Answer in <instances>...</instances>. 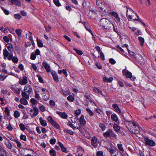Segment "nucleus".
<instances>
[{
	"mask_svg": "<svg viewBox=\"0 0 156 156\" xmlns=\"http://www.w3.org/2000/svg\"><path fill=\"white\" fill-rule=\"evenodd\" d=\"M125 121L124 124L132 134H139L140 132V126L137 122L135 121H132L128 119L124 118Z\"/></svg>",
	"mask_w": 156,
	"mask_h": 156,
	"instance_id": "obj_1",
	"label": "nucleus"
},
{
	"mask_svg": "<svg viewBox=\"0 0 156 156\" xmlns=\"http://www.w3.org/2000/svg\"><path fill=\"white\" fill-rule=\"evenodd\" d=\"M99 25L104 29L108 30H112L113 26V24L109 19L104 18L101 19Z\"/></svg>",
	"mask_w": 156,
	"mask_h": 156,
	"instance_id": "obj_2",
	"label": "nucleus"
},
{
	"mask_svg": "<svg viewBox=\"0 0 156 156\" xmlns=\"http://www.w3.org/2000/svg\"><path fill=\"white\" fill-rule=\"evenodd\" d=\"M31 87L29 84H27L24 89V91L22 93V95L26 99H29V95L32 91Z\"/></svg>",
	"mask_w": 156,
	"mask_h": 156,
	"instance_id": "obj_3",
	"label": "nucleus"
},
{
	"mask_svg": "<svg viewBox=\"0 0 156 156\" xmlns=\"http://www.w3.org/2000/svg\"><path fill=\"white\" fill-rule=\"evenodd\" d=\"M100 10L103 14V15L105 16L110 15L111 10L109 5L108 4H106Z\"/></svg>",
	"mask_w": 156,
	"mask_h": 156,
	"instance_id": "obj_4",
	"label": "nucleus"
},
{
	"mask_svg": "<svg viewBox=\"0 0 156 156\" xmlns=\"http://www.w3.org/2000/svg\"><path fill=\"white\" fill-rule=\"evenodd\" d=\"M103 136L105 137H112L114 138H117V135L111 129H108L107 131L103 133Z\"/></svg>",
	"mask_w": 156,
	"mask_h": 156,
	"instance_id": "obj_5",
	"label": "nucleus"
},
{
	"mask_svg": "<svg viewBox=\"0 0 156 156\" xmlns=\"http://www.w3.org/2000/svg\"><path fill=\"white\" fill-rule=\"evenodd\" d=\"M75 119H76L77 121L79 120V119L77 117H76L75 118ZM78 121L76 122V121H75L74 122V123H76V124H78V125L81 126H83L85 125L86 121L84 119V116L83 115H82L80 117L79 119L80 123Z\"/></svg>",
	"mask_w": 156,
	"mask_h": 156,
	"instance_id": "obj_6",
	"label": "nucleus"
},
{
	"mask_svg": "<svg viewBox=\"0 0 156 156\" xmlns=\"http://www.w3.org/2000/svg\"><path fill=\"white\" fill-rule=\"evenodd\" d=\"M47 119L49 122L54 126L55 128L58 129H60V126L55 121H54L51 116H48Z\"/></svg>",
	"mask_w": 156,
	"mask_h": 156,
	"instance_id": "obj_7",
	"label": "nucleus"
},
{
	"mask_svg": "<svg viewBox=\"0 0 156 156\" xmlns=\"http://www.w3.org/2000/svg\"><path fill=\"white\" fill-rule=\"evenodd\" d=\"M144 144L146 145L154 146L156 144L154 141L149 139L148 137L144 138Z\"/></svg>",
	"mask_w": 156,
	"mask_h": 156,
	"instance_id": "obj_8",
	"label": "nucleus"
},
{
	"mask_svg": "<svg viewBox=\"0 0 156 156\" xmlns=\"http://www.w3.org/2000/svg\"><path fill=\"white\" fill-rule=\"evenodd\" d=\"M106 3L103 0H97L96 4L98 9L100 10L102 7L106 5Z\"/></svg>",
	"mask_w": 156,
	"mask_h": 156,
	"instance_id": "obj_9",
	"label": "nucleus"
},
{
	"mask_svg": "<svg viewBox=\"0 0 156 156\" xmlns=\"http://www.w3.org/2000/svg\"><path fill=\"white\" fill-rule=\"evenodd\" d=\"M106 148L110 153L111 156H112V154L115 153V152L117 151L118 153L119 152V151L117 148L113 147H107Z\"/></svg>",
	"mask_w": 156,
	"mask_h": 156,
	"instance_id": "obj_10",
	"label": "nucleus"
},
{
	"mask_svg": "<svg viewBox=\"0 0 156 156\" xmlns=\"http://www.w3.org/2000/svg\"><path fill=\"white\" fill-rule=\"evenodd\" d=\"M98 138L95 136H94L91 140V144L95 148L97 147L98 144L97 143Z\"/></svg>",
	"mask_w": 156,
	"mask_h": 156,
	"instance_id": "obj_11",
	"label": "nucleus"
},
{
	"mask_svg": "<svg viewBox=\"0 0 156 156\" xmlns=\"http://www.w3.org/2000/svg\"><path fill=\"white\" fill-rule=\"evenodd\" d=\"M23 79H20L19 81V83L22 85L26 84L28 83L27 77L25 75H23Z\"/></svg>",
	"mask_w": 156,
	"mask_h": 156,
	"instance_id": "obj_12",
	"label": "nucleus"
},
{
	"mask_svg": "<svg viewBox=\"0 0 156 156\" xmlns=\"http://www.w3.org/2000/svg\"><path fill=\"white\" fill-rule=\"evenodd\" d=\"M110 15L114 17L116 22H120V18L119 17L118 14L116 12L114 11H111Z\"/></svg>",
	"mask_w": 156,
	"mask_h": 156,
	"instance_id": "obj_13",
	"label": "nucleus"
},
{
	"mask_svg": "<svg viewBox=\"0 0 156 156\" xmlns=\"http://www.w3.org/2000/svg\"><path fill=\"white\" fill-rule=\"evenodd\" d=\"M56 113L62 119H67L68 117V115L65 112L56 111Z\"/></svg>",
	"mask_w": 156,
	"mask_h": 156,
	"instance_id": "obj_14",
	"label": "nucleus"
},
{
	"mask_svg": "<svg viewBox=\"0 0 156 156\" xmlns=\"http://www.w3.org/2000/svg\"><path fill=\"white\" fill-rule=\"evenodd\" d=\"M51 75L54 80L57 83H58L59 81V80L58 76L56 72L53 70H52L51 71Z\"/></svg>",
	"mask_w": 156,
	"mask_h": 156,
	"instance_id": "obj_15",
	"label": "nucleus"
},
{
	"mask_svg": "<svg viewBox=\"0 0 156 156\" xmlns=\"http://www.w3.org/2000/svg\"><path fill=\"white\" fill-rule=\"evenodd\" d=\"M42 65L47 72L49 73L51 72L50 67L46 62L43 61L42 62Z\"/></svg>",
	"mask_w": 156,
	"mask_h": 156,
	"instance_id": "obj_16",
	"label": "nucleus"
},
{
	"mask_svg": "<svg viewBox=\"0 0 156 156\" xmlns=\"http://www.w3.org/2000/svg\"><path fill=\"white\" fill-rule=\"evenodd\" d=\"M112 107L113 108L114 110L118 114L121 113V111L119 108L118 105L116 104H113L112 105Z\"/></svg>",
	"mask_w": 156,
	"mask_h": 156,
	"instance_id": "obj_17",
	"label": "nucleus"
},
{
	"mask_svg": "<svg viewBox=\"0 0 156 156\" xmlns=\"http://www.w3.org/2000/svg\"><path fill=\"white\" fill-rule=\"evenodd\" d=\"M0 156H7L6 151L0 144Z\"/></svg>",
	"mask_w": 156,
	"mask_h": 156,
	"instance_id": "obj_18",
	"label": "nucleus"
},
{
	"mask_svg": "<svg viewBox=\"0 0 156 156\" xmlns=\"http://www.w3.org/2000/svg\"><path fill=\"white\" fill-rule=\"evenodd\" d=\"M7 142H5L4 144L6 147L9 149H11L12 148V145L11 144L10 141L8 139H6Z\"/></svg>",
	"mask_w": 156,
	"mask_h": 156,
	"instance_id": "obj_19",
	"label": "nucleus"
},
{
	"mask_svg": "<svg viewBox=\"0 0 156 156\" xmlns=\"http://www.w3.org/2000/svg\"><path fill=\"white\" fill-rule=\"evenodd\" d=\"M58 144L61 148V150L63 152L66 153L68 152L67 151V148L65 147L63 144L61 142H58Z\"/></svg>",
	"mask_w": 156,
	"mask_h": 156,
	"instance_id": "obj_20",
	"label": "nucleus"
},
{
	"mask_svg": "<svg viewBox=\"0 0 156 156\" xmlns=\"http://www.w3.org/2000/svg\"><path fill=\"white\" fill-rule=\"evenodd\" d=\"M113 78L112 77H110L109 78L106 76L103 78V80L105 82L111 83L113 80Z\"/></svg>",
	"mask_w": 156,
	"mask_h": 156,
	"instance_id": "obj_21",
	"label": "nucleus"
},
{
	"mask_svg": "<svg viewBox=\"0 0 156 156\" xmlns=\"http://www.w3.org/2000/svg\"><path fill=\"white\" fill-rule=\"evenodd\" d=\"M6 46L8 50L10 52H13L14 48L12 45L10 43H8L6 44Z\"/></svg>",
	"mask_w": 156,
	"mask_h": 156,
	"instance_id": "obj_22",
	"label": "nucleus"
},
{
	"mask_svg": "<svg viewBox=\"0 0 156 156\" xmlns=\"http://www.w3.org/2000/svg\"><path fill=\"white\" fill-rule=\"evenodd\" d=\"M113 128L114 130L117 132H119L120 130V127L116 123H114L113 125Z\"/></svg>",
	"mask_w": 156,
	"mask_h": 156,
	"instance_id": "obj_23",
	"label": "nucleus"
},
{
	"mask_svg": "<svg viewBox=\"0 0 156 156\" xmlns=\"http://www.w3.org/2000/svg\"><path fill=\"white\" fill-rule=\"evenodd\" d=\"M41 124L43 126H47V123L45 120L43 119L42 118L40 117L39 119Z\"/></svg>",
	"mask_w": 156,
	"mask_h": 156,
	"instance_id": "obj_24",
	"label": "nucleus"
},
{
	"mask_svg": "<svg viewBox=\"0 0 156 156\" xmlns=\"http://www.w3.org/2000/svg\"><path fill=\"white\" fill-rule=\"evenodd\" d=\"M33 110L34 111V112L32 114V115H33L34 117H35L38 115L39 112V110L37 108L36 106L34 107Z\"/></svg>",
	"mask_w": 156,
	"mask_h": 156,
	"instance_id": "obj_25",
	"label": "nucleus"
},
{
	"mask_svg": "<svg viewBox=\"0 0 156 156\" xmlns=\"http://www.w3.org/2000/svg\"><path fill=\"white\" fill-rule=\"evenodd\" d=\"M111 118L112 120L115 122H117L118 121L117 115L115 113H113L112 114Z\"/></svg>",
	"mask_w": 156,
	"mask_h": 156,
	"instance_id": "obj_26",
	"label": "nucleus"
},
{
	"mask_svg": "<svg viewBox=\"0 0 156 156\" xmlns=\"http://www.w3.org/2000/svg\"><path fill=\"white\" fill-rule=\"evenodd\" d=\"M136 16L137 18H134V17H132L133 18L132 19L133 20H137V21H138L140 22H141V24H143L144 27H145L146 25H145V23L144 22H143L142 21V20L141 19H139L138 15L136 13Z\"/></svg>",
	"mask_w": 156,
	"mask_h": 156,
	"instance_id": "obj_27",
	"label": "nucleus"
},
{
	"mask_svg": "<svg viewBox=\"0 0 156 156\" xmlns=\"http://www.w3.org/2000/svg\"><path fill=\"white\" fill-rule=\"evenodd\" d=\"M47 93H45V94L44 95L43 99L45 101H47L48 100L49 98V94L48 90H46Z\"/></svg>",
	"mask_w": 156,
	"mask_h": 156,
	"instance_id": "obj_28",
	"label": "nucleus"
},
{
	"mask_svg": "<svg viewBox=\"0 0 156 156\" xmlns=\"http://www.w3.org/2000/svg\"><path fill=\"white\" fill-rule=\"evenodd\" d=\"M27 99L25 98H22L20 100V102L24 105H27L28 104Z\"/></svg>",
	"mask_w": 156,
	"mask_h": 156,
	"instance_id": "obj_29",
	"label": "nucleus"
},
{
	"mask_svg": "<svg viewBox=\"0 0 156 156\" xmlns=\"http://www.w3.org/2000/svg\"><path fill=\"white\" fill-rule=\"evenodd\" d=\"M37 45L40 48L43 47V43L42 41L41 40L37 38Z\"/></svg>",
	"mask_w": 156,
	"mask_h": 156,
	"instance_id": "obj_30",
	"label": "nucleus"
},
{
	"mask_svg": "<svg viewBox=\"0 0 156 156\" xmlns=\"http://www.w3.org/2000/svg\"><path fill=\"white\" fill-rule=\"evenodd\" d=\"M93 90L95 92L98 93V94L102 95V91L99 89L98 88L96 87H94Z\"/></svg>",
	"mask_w": 156,
	"mask_h": 156,
	"instance_id": "obj_31",
	"label": "nucleus"
},
{
	"mask_svg": "<svg viewBox=\"0 0 156 156\" xmlns=\"http://www.w3.org/2000/svg\"><path fill=\"white\" fill-rule=\"evenodd\" d=\"M73 49L78 55H81L83 54V52L81 50L78 49L76 48H73Z\"/></svg>",
	"mask_w": 156,
	"mask_h": 156,
	"instance_id": "obj_32",
	"label": "nucleus"
},
{
	"mask_svg": "<svg viewBox=\"0 0 156 156\" xmlns=\"http://www.w3.org/2000/svg\"><path fill=\"white\" fill-rule=\"evenodd\" d=\"M138 39L140 43V45L143 46L144 45V39L143 37L140 36L138 37Z\"/></svg>",
	"mask_w": 156,
	"mask_h": 156,
	"instance_id": "obj_33",
	"label": "nucleus"
},
{
	"mask_svg": "<svg viewBox=\"0 0 156 156\" xmlns=\"http://www.w3.org/2000/svg\"><path fill=\"white\" fill-rule=\"evenodd\" d=\"M67 125L71 128H73L74 130L76 128V126H75L71 122L69 121L67 122Z\"/></svg>",
	"mask_w": 156,
	"mask_h": 156,
	"instance_id": "obj_34",
	"label": "nucleus"
},
{
	"mask_svg": "<svg viewBox=\"0 0 156 156\" xmlns=\"http://www.w3.org/2000/svg\"><path fill=\"white\" fill-rule=\"evenodd\" d=\"M99 127L101 128L102 131H104L106 128V126L104 123H101L99 124Z\"/></svg>",
	"mask_w": 156,
	"mask_h": 156,
	"instance_id": "obj_35",
	"label": "nucleus"
},
{
	"mask_svg": "<svg viewBox=\"0 0 156 156\" xmlns=\"http://www.w3.org/2000/svg\"><path fill=\"white\" fill-rule=\"evenodd\" d=\"M117 146L119 150L122 152L124 151V149L122 147V145L121 144H117Z\"/></svg>",
	"mask_w": 156,
	"mask_h": 156,
	"instance_id": "obj_36",
	"label": "nucleus"
},
{
	"mask_svg": "<svg viewBox=\"0 0 156 156\" xmlns=\"http://www.w3.org/2000/svg\"><path fill=\"white\" fill-rule=\"evenodd\" d=\"M19 126L20 129L22 131H24L26 129L24 125L22 123H20L19 124Z\"/></svg>",
	"mask_w": 156,
	"mask_h": 156,
	"instance_id": "obj_37",
	"label": "nucleus"
},
{
	"mask_svg": "<svg viewBox=\"0 0 156 156\" xmlns=\"http://www.w3.org/2000/svg\"><path fill=\"white\" fill-rule=\"evenodd\" d=\"M4 112L8 117L10 115V110L8 107L5 108Z\"/></svg>",
	"mask_w": 156,
	"mask_h": 156,
	"instance_id": "obj_38",
	"label": "nucleus"
},
{
	"mask_svg": "<svg viewBox=\"0 0 156 156\" xmlns=\"http://www.w3.org/2000/svg\"><path fill=\"white\" fill-rule=\"evenodd\" d=\"M15 32L19 37L21 36L22 32V31L21 29H17L15 30Z\"/></svg>",
	"mask_w": 156,
	"mask_h": 156,
	"instance_id": "obj_39",
	"label": "nucleus"
},
{
	"mask_svg": "<svg viewBox=\"0 0 156 156\" xmlns=\"http://www.w3.org/2000/svg\"><path fill=\"white\" fill-rule=\"evenodd\" d=\"M68 100L70 102L73 101L74 100V96L72 95H69L67 98Z\"/></svg>",
	"mask_w": 156,
	"mask_h": 156,
	"instance_id": "obj_40",
	"label": "nucleus"
},
{
	"mask_svg": "<svg viewBox=\"0 0 156 156\" xmlns=\"http://www.w3.org/2000/svg\"><path fill=\"white\" fill-rule=\"evenodd\" d=\"M125 74L126 76L129 78H130L132 76V73H131L129 71H127L125 73Z\"/></svg>",
	"mask_w": 156,
	"mask_h": 156,
	"instance_id": "obj_41",
	"label": "nucleus"
},
{
	"mask_svg": "<svg viewBox=\"0 0 156 156\" xmlns=\"http://www.w3.org/2000/svg\"><path fill=\"white\" fill-rule=\"evenodd\" d=\"M86 110L90 116H93L94 115V113L90 109L88 108H87Z\"/></svg>",
	"mask_w": 156,
	"mask_h": 156,
	"instance_id": "obj_42",
	"label": "nucleus"
},
{
	"mask_svg": "<svg viewBox=\"0 0 156 156\" xmlns=\"http://www.w3.org/2000/svg\"><path fill=\"white\" fill-rule=\"evenodd\" d=\"M49 153L51 156H56V152L53 149H51L50 150Z\"/></svg>",
	"mask_w": 156,
	"mask_h": 156,
	"instance_id": "obj_43",
	"label": "nucleus"
},
{
	"mask_svg": "<svg viewBox=\"0 0 156 156\" xmlns=\"http://www.w3.org/2000/svg\"><path fill=\"white\" fill-rule=\"evenodd\" d=\"M20 115V113L17 111H16L14 113V116L15 118H17Z\"/></svg>",
	"mask_w": 156,
	"mask_h": 156,
	"instance_id": "obj_44",
	"label": "nucleus"
},
{
	"mask_svg": "<svg viewBox=\"0 0 156 156\" xmlns=\"http://www.w3.org/2000/svg\"><path fill=\"white\" fill-rule=\"evenodd\" d=\"M53 2L56 6L58 7L61 6V4L59 2V0H53Z\"/></svg>",
	"mask_w": 156,
	"mask_h": 156,
	"instance_id": "obj_45",
	"label": "nucleus"
},
{
	"mask_svg": "<svg viewBox=\"0 0 156 156\" xmlns=\"http://www.w3.org/2000/svg\"><path fill=\"white\" fill-rule=\"evenodd\" d=\"M36 76L38 78V80L39 82L41 83H44V81L42 77L39 75L37 74Z\"/></svg>",
	"mask_w": 156,
	"mask_h": 156,
	"instance_id": "obj_46",
	"label": "nucleus"
},
{
	"mask_svg": "<svg viewBox=\"0 0 156 156\" xmlns=\"http://www.w3.org/2000/svg\"><path fill=\"white\" fill-rule=\"evenodd\" d=\"M81 126L78 125V126H76V128L78 129L80 133H84L83 130L81 128Z\"/></svg>",
	"mask_w": 156,
	"mask_h": 156,
	"instance_id": "obj_47",
	"label": "nucleus"
},
{
	"mask_svg": "<svg viewBox=\"0 0 156 156\" xmlns=\"http://www.w3.org/2000/svg\"><path fill=\"white\" fill-rule=\"evenodd\" d=\"M39 108L40 110L43 112L45 111L46 110L45 107L43 105H41L39 106Z\"/></svg>",
	"mask_w": 156,
	"mask_h": 156,
	"instance_id": "obj_48",
	"label": "nucleus"
},
{
	"mask_svg": "<svg viewBox=\"0 0 156 156\" xmlns=\"http://www.w3.org/2000/svg\"><path fill=\"white\" fill-rule=\"evenodd\" d=\"M20 138L21 140H23L24 141H27L26 136L25 135L21 134L20 136Z\"/></svg>",
	"mask_w": 156,
	"mask_h": 156,
	"instance_id": "obj_49",
	"label": "nucleus"
},
{
	"mask_svg": "<svg viewBox=\"0 0 156 156\" xmlns=\"http://www.w3.org/2000/svg\"><path fill=\"white\" fill-rule=\"evenodd\" d=\"M36 55L34 52L32 53L30 55V58L32 60H34L36 59Z\"/></svg>",
	"mask_w": 156,
	"mask_h": 156,
	"instance_id": "obj_50",
	"label": "nucleus"
},
{
	"mask_svg": "<svg viewBox=\"0 0 156 156\" xmlns=\"http://www.w3.org/2000/svg\"><path fill=\"white\" fill-rule=\"evenodd\" d=\"M81 111L80 109H79L75 111V114L76 117H78L80 114Z\"/></svg>",
	"mask_w": 156,
	"mask_h": 156,
	"instance_id": "obj_51",
	"label": "nucleus"
},
{
	"mask_svg": "<svg viewBox=\"0 0 156 156\" xmlns=\"http://www.w3.org/2000/svg\"><path fill=\"white\" fill-rule=\"evenodd\" d=\"M128 51L129 54L132 57H134L135 58V53L133 51H132L130 50H129L128 49Z\"/></svg>",
	"mask_w": 156,
	"mask_h": 156,
	"instance_id": "obj_52",
	"label": "nucleus"
},
{
	"mask_svg": "<svg viewBox=\"0 0 156 156\" xmlns=\"http://www.w3.org/2000/svg\"><path fill=\"white\" fill-rule=\"evenodd\" d=\"M2 9L4 13L6 15H8L9 14V11L5 9L4 7H2Z\"/></svg>",
	"mask_w": 156,
	"mask_h": 156,
	"instance_id": "obj_53",
	"label": "nucleus"
},
{
	"mask_svg": "<svg viewBox=\"0 0 156 156\" xmlns=\"http://www.w3.org/2000/svg\"><path fill=\"white\" fill-rule=\"evenodd\" d=\"M12 62L15 63H17L18 62V59L16 56H13L12 59Z\"/></svg>",
	"mask_w": 156,
	"mask_h": 156,
	"instance_id": "obj_54",
	"label": "nucleus"
},
{
	"mask_svg": "<svg viewBox=\"0 0 156 156\" xmlns=\"http://www.w3.org/2000/svg\"><path fill=\"white\" fill-rule=\"evenodd\" d=\"M3 55H5V56H6V55L8 56L9 53L7 50L6 49H5L3 51Z\"/></svg>",
	"mask_w": 156,
	"mask_h": 156,
	"instance_id": "obj_55",
	"label": "nucleus"
},
{
	"mask_svg": "<svg viewBox=\"0 0 156 156\" xmlns=\"http://www.w3.org/2000/svg\"><path fill=\"white\" fill-rule=\"evenodd\" d=\"M13 52H10L9 53V55L8 56V59L9 60H12V58L13 57Z\"/></svg>",
	"mask_w": 156,
	"mask_h": 156,
	"instance_id": "obj_56",
	"label": "nucleus"
},
{
	"mask_svg": "<svg viewBox=\"0 0 156 156\" xmlns=\"http://www.w3.org/2000/svg\"><path fill=\"white\" fill-rule=\"evenodd\" d=\"M14 17L16 19H17L18 20H20V19L21 16L19 14H16L14 15Z\"/></svg>",
	"mask_w": 156,
	"mask_h": 156,
	"instance_id": "obj_57",
	"label": "nucleus"
},
{
	"mask_svg": "<svg viewBox=\"0 0 156 156\" xmlns=\"http://www.w3.org/2000/svg\"><path fill=\"white\" fill-rule=\"evenodd\" d=\"M116 47L119 50L118 51L122 53H124V51L123 49L119 46L117 45L116 46Z\"/></svg>",
	"mask_w": 156,
	"mask_h": 156,
	"instance_id": "obj_58",
	"label": "nucleus"
},
{
	"mask_svg": "<svg viewBox=\"0 0 156 156\" xmlns=\"http://www.w3.org/2000/svg\"><path fill=\"white\" fill-rule=\"evenodd\" d=\"M31 103L33 104H37L38 101L34 98H32L30 99Z\"/></svg>",
	"mask_w": 156,
	"mask_h": 156,
	"instance_id": "obj_59",
	"label": "nucleus"
},
{
	"mask_svg": "<svg viewBox=\"0 0 156 156\" xmlns=\"http://www.w3.org/2000/svg\"><path fill=\"white\" fill-rule=\"evenodd\" d=\"M14 2L17 6H21V4L20 0H14Z\"/></svg>",
	"mask_w": 156,
	"mask_h": 156,
	"instance_id": "obj_60",
	"label": "nucleus"
},
{
	"mask_svg": "<svg viewBox=\"0 0 156 156\" xmlns=\"http://www.w3.org/2000/svg\"><path fill=\"white\" fill-rule=\"evenodd\" d=\"M56 140L55 138L51 139L50 140V143L51 144L53 145L56 143Z\"/></svg>",
	"mask_w": 156,
	"mask_h": 156,
	"instance_id": "obj_61",
	"label": "nucleus"
},
{
	"mask_svg": "<svg viewBox=\"0 0 156 156\" xmlns=\"http://www.w3.org/2000/svg\"><path fill=\"white\" fill-rule=\"evenodd\" d=\"M35 98L37 99H39L40 98L39 94L38 93L37 91H35L34 92Z\"/></svg>",
	"mask_w": 156,
	"mask_h": 156,
	"instance_id": "obj_62",
	"label": "nucleus"
},
{
	"mask_svg": "<svg viewBox=\"0 0 156 156\" xmlns=\"http://www.w3.org/2000/svg\"><path fill=\"white\" fill-rule=\"evenodd\" d=\"M96 154L97 156H103V153L102 151H98L96 153Z\"/></svg>",
	"mask_w": 156,
	"mask_h": 156,
	"instance_id": "obj_63",
	"label": "nucleus"
},
{
	"mask_svg": "<svg viewBox=\"0 0 156 156\" xmlns=\"http://www.w3.org/2000/svg\"><path fill=\"white\" fill-rule=\"evenodd\" d=\"M109 62L112 65L115 64L116 63L115 61L112 58H110L109 59Z\"/></svg>",
	"mask_w": 156,
	"mask_h": 156,
	"instance_id": "obj_64",
	"label": "nucleus"
}]
</instances>
